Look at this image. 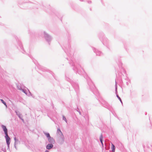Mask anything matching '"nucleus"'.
I'll return each mask as SVG.
<instances>
[{
    "instance_id": "10",
    "label": "nucleus",
    "mask_w": 152,
    "mask_h": 152,
    "mask_svg": "<svg viewBox=\"0 0 152 152\" xmlns=\"http://www.w3.org/2000/svg\"><path fill=\"white\" fill-rule=\"evenodd\" d=\"M117 97L119 98V99H120V101L121 102V98H120V97H119V96H118V95H117Z\"/></svg>"
},
{
    "instance_id": "8",
    "label": "nucleus",
    "mask_w": 152,
    "mask_h": 152,
    "mask_svg": "<svg viewBox=\"0 0 152 152\" xmlns=\"http://www.w3.org/2000/svg\"><path fill=\"white\" fill-rule=\"evenodd\" d=\"M1 102L6 106L7 107V106L6 104V103L2 99H1Z\"/></svg>"
},
{
    "instance_id": "3",
    "label": "nucleus",
    "mask_w": 152,
    "mask_h": 152,
    "mask_svg": "<svg viewBox=\"0 0 152 152\" xmlns=\"http://www.w3.org/2000/svg\"><path fill=\"white\" fill-rule=\"evenodd\" d=\"M45 134L47 137L48 138V140H50V139L51 138V137L50 136L49 134L48 133H45Z\"/></svg>"
},
{
    "instance_id": "7",
    "label": "nucleus",
    "mask_w": 152,
    "mask_h": 152,
    "mask_svg": "<svg viewBox=\"0 0 152 152\" xmlns=\"http://www.w3.org/2000/svg\"><path fill=\"white\" fill-rule=\"evenodd\" d=\"M49 141L50 142H51V143H52L54 142V140L51 137V138L50 139V140H49Z\"/></svg>"
},
{
    "instance_id": "9",
    "label": "nucleus",
    "mask_w": 152,
    "mask_h": 152,
    "mask_svg": "<svg viewBox=\"0 0 152 152\" xmlns=\"http://www.w3.org/2000/svg\"><path fill=\"white\" fill-rule=\"evenodd\" d=\"M63 119L66 121V119L65 117H63Z\"/></svg>"
},
{
    "instance_id": "2",
    "label": "nucleus",
    "mask_w": 152,
    "mask_h": 152,
    "mask_svg": "<svg viewBox=\"0 0 152 152\" xmlns=\"http://www.w3.org/2000/svg\"><path fill=\"white\" fill-rule=\"evenodd\" d=\"M53 147V145L52 144H48L46 146V148L48 149H50Z\"/></svg>"
},
{
    "instance_id": "4",
    "label": "nucleus",
    "mask_w": 152,
    "mask_h": 152,
    "mask_svg": "<svg viewBox=\"0 0 152 152\" xmlns=\"http://www.w3.org/2000/svg\"><path fill=\"white\" fill-rule=\"evenodd\" d=\"M111 148L112 150V151L113 152H115V147L113 144H112Z\"/></svg>"
},
{
    "instance_id": "6",
    "label": "nucleus",
    "mask_w": 152,
    "mask_h": 152,
    "mask_svg": "<svg viewBox=\"0 0 152 152\" xmlns=\"http://www.w3.org/2000/svg\"><path fill=\"white\" fill-rule=\"evenodd\" d=\"M100 141L102 144H103L102 142V135L101 134L100 137Z\"/></svg>"
},
{
    "instance_id": "5",
    "label": "nucleus",
    "mask_w": 152,
    "mask_h": 152,
    "mask_svg": "<svg viewBox=\"0 0 152 152\" xmlns=\"http://www.w3.org/2000/svg\"><path fill=\"white\" fill-rule=\"evenodd\" d=\"M57 132V133L58 134H61L62 135H63V134H62L61 132V131L60 129H58Z\"/></svg>"
},
{
    "instance_id": "11",
    "label": "nucleus",
    "mask_w": 152,
    "mask_h": 152,
    "mask_svg": "<svg viewBox=\"0 0 152 152\" xmlns=\"http://www.w3.org/2000/svg\"><path fill=\"white\" fill-rule=\"evenodd\" d=\"M45 152H48V151H45Z\"/></svg>"
},
{
    "instance_id": "1",
    "label": "nucleus",
    "mask_w": 152,
    "mask_h": 152,
    "mask_svg": "<svg viewBox=\"0 0 152 152\" xmlns=\"http://www.w3.org/2000/svg\"><path fill=\"white\" fill-rule=\"evenodd\" d=\"M1 126L6 135L5 137L6 138L7 144L8 145H9L10 144V139L8 135L7 129L6 126H5L2 125Z\"/></svg>"
}]
</instances>
